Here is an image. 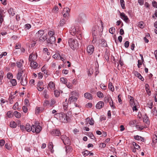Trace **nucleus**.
Masks as SVG:
<instances>
[{"instance_id": "nucleus-55", "label": "nucleus", "mask_w": 157, "mask_h": 157, "mask_svg": "<svg viewBox=\"0 0 157 157\" xmlns=\"http://www.w3.org/2000/svg\"><path fill=\"white\" fill-rule=\"evenodd\" d=\"M43 82L42 81H39L37 85V86L38 87H41L43 86Z\"/></svg>"}, {"instance_id": "nucleus-59", "label": "nucleus", "mask_w": 157, "mask_h": 157, "mask_svg": "<svg viewBox=\"0 0 157 157\" xmlns=\"http://www.w3.org/2000/svg\"><path fill=\"white\" fill-rule=\"evenodd\" d=\"M108 102H109V104L111 107H112L113 108H115V106L113 104V102L112 99V101H109Z\"/></svg>"}, {"instance_id": "nucleus-33", "label": "nucleus", "mask_w": 157, "mask_h": 157, "mask_svg": "<svg viewBox=\"0 0 157 157\" xmlns=\"http://www.w3.org/2000/svg\"><path fill=\"white\" fill-rule=\"evenodd\" d=\"M47 35H44L42 36H40L39 37V41H44L46 40H47Z\"/></svg>"}, {"instance_id": "nucleus-62", "label": "nucleus", "mask_w": 157, "mask_h": 157, "mask_svg": "<svg viewBox=\"0 0 157 157\" xmlns=\"http://www.w3.org/2000/svg\"><path fill=\"white\" fill-rule=\"evenodd\" d=\"M22 109L24 113H26L28 111V109L27 107L24 106L22 107Z\"/></svg>"}, {"instance_id": "nucleus-63", "label": "nucleus", "mask_w": 157, "mask_h": 157, "mask_svg": "<svg viewBox=\"0 0 157 157\" xmlns=\"http://www.w3.org/2000/svg\"><path fill=\"white\" fill-rule=\"evenodd\" d=\"M88 136H89L92 139H94L95 138L94 136L93 133H89L88 134Z\"/></svg>"}, {"instance_id": "nucleus-45", "label": "nucleus", "mask_w": 157, "mask_h": 157, "mask_svg": "<svg viewBox=\"0 0 157 157\" xmlns=\"http://www.w3.org/2000/svg\"><path fill=\"white\" fill-rule=\"evenodd\" d=\"M56 101L54 99H52L51 100V102L50 103V106H52L56 103Z\"/></svg>"}, {"instance_id": "nucleus-17", "label": "nucleus", "mask_w": 157, "mask_h": 157, "mask_svg": "<svg viewBox=\"0 0 157 157\" xmlns=\"http://www.w3.org/2000/svg\"><path fill=\"white\" fill-rule=\"evenodd\" d=\"M104 106V103L103 101H100L98 102L96 105V108L98 109H101Z\"/></svg>"}, {"instance_id": "nucleus-9", "label": "nucleus", "mask_w": 157, "mask_h": 157, "mask_svg": "<svg viewBox=\"0 0 157 157\" xmlns=\"http://www.w3.org/2000/svg\"><path fill=\"white\" fill-rule=\"evenodd\" d=\"M94 47L92 45H89L87 48V51L89 55H92L94 51Z\"/></svg>"}, {"instance_id": "nucleus-26", "label": "nucleus", "mask_w": 157, "mask_h": 157, "mask_svg": "<svg viewBox=\"0 0 157 157\" xmlns=\"http://www.w3.org/2000/svg\"><path fill=\"white\" fill-rule=\"evenodd\" d=\"M48 148L52 153H53L54 151L53 150V146L52 142H50L48 145Z\"/></svg>"}, {"instance_id": "nucleus-11", "label": "nucleus", "mask_w": 157, "mask_h": 157, "mask_svg": "<svg viewBox=\"0 0 157 157\" xmlns=\"http://www.w3.org/2000/svg\"><path fill=\"white\" fill-rule=\"evenodd\" d=\"M37 56L36 53H32L30 55L29 60L30 62L34 61L37 59Z\"/></svg>"}, {"instance_id": "nucleus-61", "label": "nucleus", "mask_w": 157, "mask_h": 157, "mask_svg": "<svg viewBox=\"0 0 157 157\" xmlns=\"http://www.w3.org/2000/svg\"><path fill=\"white\" fill-rule=\"evenodd\" d=\"M5 143V141L3 140H0V146L1 147L3 146Z\"/></svg>"}, {"instance_id": "nucleus-57", "label": "nucleus", "mask_w": 157, "mask_h": 157, "mask_svg": "<svg viewBox=\"0 0 157 157\" xmlns=\"http://www.w3.org/2000/svg\"><path fill=\"white\" fill-rule=\"evenodd\" d=\"M54 32L52 31H50L48 33V35L51 36H53L54 34Z\"/></svg>"}, {"instance_id": "nucleus-25", "label": "nucleus", "mask_w": 157, "mask_h": 157, "mask_svg": "<svg viewBox=\"0 0 157 157\" xmlns=\"http://www.w3.org/2000/svg\"><path fill=\"white\" fill-rule=\"evenodd\" d=\"M44 34V30H40L36 33V36L38 37H40V36H42Z\"/></svg>"}, {"instance_id": "nucleus-15", "label": "nucleus", "mask_w": 157, "mask_h": 157, "mask_svg": "<svg viewBox=\"0 0 157 157\" xmlns=\"http://www.w3.org/2000/svg\"><path fill=\"white\" fill-rule=\"evenodd\" d=\"M133 73L135 76L138 77L141 81H144V78L140 74L138 73L137 71H134Z\"/></svg>"}, {"instance_id": "nucleus-51", "label": "nucleus", "mask_w": 157, "mask_h": 157, "mask_svg": "<svg viewBox=\"0 0 157 157\" xmlns=\"http://www.w3.org/2000/svg\"><path fill=\"white\" fill-rule=\"evenodd\" d=\"M7 76L8 78L10 79L13 77V75L12 73L9 72L7 74Z\"/></svg>"}, {"instance_id": "nucleus-58", "label": "nucleus", "mask_w": 157, "mask_h": 157, "mask_svg": "<svg viewBox=\"0 0 157 157\" xmlns=\"http://www.w3.org/2000/svg\"><path fill=\"white\" fill-rule=\"evenodd\" d=\"M71 150V147L69 146H67L66 147V151L67 153H69Z\"/></svg>"}, {"instance_id": "nucleus-36", "label": "nucleus", "mask_w": 157, "mask_h": 157, "mask_svg": "<svg viewBox=\"0 0 157 157\" xmlns=\"http://www.w3.org/2000/svg\"><path fill=\"white\" fill-rule=\"evenodd\" d=\"M60 80L61 82L64 84L66 83L67 81V79L65 78H61Z\"/></svg>"}, {"instance_id": "nucleus-27", "label": "nucleus", "mask_w": 157, "mask_h": 157, "mask_svg": "<svg viewBox=\"0 0 157 157\" xmlns=\"http://www.w3.org/2000/svg\"><path fill=\"white\" fill-rule=\"evenodd\" d=\"M8 12L10 16H13L15 15V13L13 11V9L12 8L9 9Z\"/></svg>"}, {"instance_id": "nucleus-42", "label": "nucleus", "mask_w": 157, "mask_h": 157, "mask_svg": "<svg viewBox=\"0 0 157 157\" xmlns=\"http://www.w3.org/2000/svg\"><path fill=\"white\" fill-rule=\"evenodd\" d=\"M55 96L56 97H58L59 96L60 93L58 90H56L54 92Z\"/></svg>"}, {"instance_id": "nucleus-41", "label": "nucleus", "mask_w": 157, "mask_h": 157, "mask_svg": "<svg viewBox=\"0 0 157 157\" xmlns=\"http://www.w3.org/2000/svg\"><path fill=\"white\" fill-rule=\"evenodd\" d=\"M115 28L113 27L111 28L109 30V32L112 34H113L115 32Z\"/></svg>"}, {"instance_id": "nucleus-10", "label": "nucleus", "mask_w": 157, "mask_h": 157, "mask_svg": "<svg viewBox=\"0 0 157 157\" xmlns=\"http://www.w3.org/2000/svg\"><path fill=\"white\" fill-rule=\"evenodd\" d=\"M99 27L97 25H95L92 29V32L93 36H96L98 33Z\"/></svg>"}, {"instance_id": "nucleus-31", "label": "nucleus", "mask_w": 157, "mask_h": 157, "mask_svg": "<svg viewBox=\"0 0 157 157\" xmlns=\"http://www.w3.org/2000/svg\"><path fill=\"white\" fill-rule=\"evenodd\" d=\"M17 124L14 121H11L10 123V127L14 128L16 127Z\"/></svg>"}, {"instance_id": "nucleus-46", "label": "nucleus", "mask_w": 157, "mask_h": 157, "mask_svg": "<svg viewBox=\"0 0 157 157\" xmlns=\"http://www.w3.org/2000/svg\"><path fill=\"white\" fill-rule=\"evenodd\" d=\"M101 44H102V45L103 47H105L106 46L107 44L106 41H105L104 39L101 40Z\"/></svg>"}, {"instance_id": "nucleus-3", "label": "nucleus", "mask_w": 157, "mask_h": 157, "mask_svg": "<svg viewBox=\"0 0 157 157\" xmlns=\"http://www.w3.org/2000/svg\"><path fill=\"white\" fill-rule=\"evenodd\" d=\"M70 95L69 101L70 102H75L77 100L78 93L76 91H74L71 92Z\"/></svg>"}, {"instance_id": "nucleus-21", "label": "nucleus", "mask_w": 157, "mask_h": 157, "mask_svg": "<svg viewBox=\"0 0 157 157\" xmlns=\"http://www.w3.org/2000/svg\"><path fill=\"white\" fill-rule=\"evenodd\" d=\"M149 86L148 84H146L145 85V90L148 95L150 96L151 94V91L149 90Z\"/></svg>"}, {"instance_id": "nucleus-32", "label": "nucleus", "mask_w": 157, "mask_h": 157, "mask_svg": "<svg viewBox=\"0 0 157 157\" xmlns=\"http://www.w3.org/2000/svg\"><path fill=\"white\" fill-rule=\"evenodd\" d=\"M86 121H89V124L90 125H93L94 124V121L93 118H91L90 120L89 118L88 117L86 119Z\"/></svg>"}, {"instance_id": "nucleus-44", "label": "nucleus", "mask_w": 157, "mask_h": 157, "mask_svg": "<svg viewBox=\"0 0 157 157\" xmlns=\"http://www.w3.org/2000/svg\"><path fill=\"white\" fill-rule=\"evenodd\" d=\"M36 125H32L31 126V129H32V130H31V131H32V132H35V130Z\"/></svg>"}, {"instance_id": "nucleus-43", "label": "nucleus", "mask_w": 157, "mask_h": 157, "mask_svg": "<svg viewBox=\"0 0 157 157\" xmlns=\"http://www.w3.org/2000/svg\"><path fill=\"white\" fill-rule=\"evenodd\" d=\"M120 3L122 8L124 9L125 8V4L124 0H120Z\"/></svg>"}, {"instance_id": "nucleus-13", "label": "nucleus", "mask_w": 157, "mask_h": 157, "mask_svg": "<svg viewBox=\"0 0 157 157\" xmlns=\"http://www.w3.org/2000/svg\"><path fill=\"white\" fill-rule=\"evenodd\" d=\"M52 135L54 136H59L61 133L60 131L58 129H53L51 132Z\"/></svg>"}, {"instance_id": "nucleus-35", "label": "nucleus", "mask_w": 157, "mask_h": 157, "mask_svg": "<svg viewBox=\"0 0 157 157\" xmlns=\"http://www.w3.org/2000/svg\"><path fill=\"white\" fill-rule=\"evenodd\" d=\"M10 82L12 84L13 86H15L17 84V81L15 79H12L10 80Z\"/></svg>"}, {"instance_id": "nucleus-54", "label": "nucleus", "mask_w": 157, "mask_h": 157, "mask_svg": "<svg viewBox=\"0 0 157 157\" xmlns=\"http://www.w3.org/2000/svg\"><path fill=\"white\" fill-rule=\"evenodd\" d=\"M133 145L135 146V147L136 149L138 150L139 148H140V146L136 143L133 142Z\"/></svg>"}, {"instance_id": "nucleus-28", "label": "nucleus", "mask_w": 157, "mask_h": 157, "mask_svg": "<svg viewBox=\"0 0 157 157\" xmlns=\"http://www.w3.org/2000/svg\"><path fill=\"white\" fill-rule=\"evenodd\" d=\"M66 20L65 19L63 18L61 19L59 22V27L63 26L65 24H66Z\"/></svg>"}, {"instance_id": "nucleus-6", "label": "nucleus", "mask_w": 157, "mask_h": 157, "mask_svg": "<svg viewBox=\"0 0 157 157\" xmlns=\"http://www.w3.org/2000/svg\"><path fill=\"white\" fill-rule=\"evenodd\" d=\"M25 71V70L23 68L19 69L18 70V73L17 75V78L19 80H20L21 78H23L22 76L23 74V73Z\"/></svg>"}, {"instance_id": "nucleus-20", "label": "nucleus", "mask_w": 157, "mask_h": 157, "mask_svg": "<svg viewBox=\"0 0 157 157\" xmlns=\"http://www.w3.org/2000/svg\"><path fill=\"white\" fill-rule=\"evenodd\" d=\"M84 97L89 100H91L92 99V95L90 93H86L84 94Z\"/></svg>"}, {"instance_id": "nucleus-49", "label": "nucleus", "mask_w": 157, "mask_h": 157, "mask_svg": "<svg viewBox=\"0 0 157 157\" xmlns=\"http://www.w3.org/2000/svg\"><path fill=\"white\" fill-rule=\"evenodd\" d=\"M152 111H153V115L155 116H156L157 115V112L155 107H154L153 109H152Z\"/></svg>"}, {"instance_id": "nucleus-40", "label": "nucleus", "mask_w": 157, "mask_h": 157, "mask_svg": "<svg viewBox=\"0 0 157 157\" xmlns=\"http://www.w3.org/2000/svg\"><path fill=\"white\" fill-rule=\"evenodd\" d=\"M148 107L150 109H151L152 108L153 105V102L152 101H149L147 103Z\"/></svg>"}, {"instance_id": "nucleus-64", "label": "nucleus", "mask_w": 157, "mask_h": 157, "mask_svg": "<svg viewBox=\"0 0 157 157\" xmlns=\"http://www.w3.org/2000/svg\"><path fill=\"white\" fill-rule=\"evenodd\" d=\"M153 6L156 8H157V2L155 1H153L152 2Z\"/></svg>"}, {"instance_id": "nucleus-8", "label": "nucleus", "mask_w": 157, "mask_h": 157, "mask_svg": "<svg viewBox=\"0 0 157 157\" xmlns=\"http://www.w3.org/2000/svg\"><path fill=\"white\" fill-rule=\"evenodd\" d=\"M61 139L65 145L69 144L70 143V140L69 138L66 135H63L61 136Z\"/></svg>"}, {"instance_id": "nucleus-22", "label": "nucleus", "mask_w": 157, "mask_h": 157, "mask_svg": "<svg viewBox=\"0 0 157 157\" xmlns=\"http://www.w3.org/2000/svg\"><path fill=\"white\" fill-rule=\"evenodd\" d=\"M120 16L121 18L125 21H127L128 20L127 16H126L124 13H120Z\"/></svg>"}, {"instance_id": "nucleus-30", "label": "nucleus", "mask_w": 157, "mask_h": 157, "mask_svg": "<svg viewBox=\"0 0 157 157\" xmlns=\"http://www.w3.org/2000/svg\"><path fill=\"white\" fill-rule=\"evenodd\" d=\"M14 116L17 118H19L21 116V114L17 111H15L13 113Z\"/></svg>"}, {"instance_id": "nucleus-39", "label": "nucleus", "mask_w": 157, "mask_h": 157, "mask_svg": "<svg viewBox=\"0 0 157 157\" xmlns=\"http://www.w3.org/2000/svg\"><path fill=\"white\" fill-rule=\"evenodd\" d=\"M14 97H13V95H11L9 98V102L10 104H12L13 103V99L14 98Z\"/></svg>"}, {"instance_id": "nucleus-50", "label": "nucleus", "mask_w": 157, "mask_h": 157, "mask_svg": "<svg viewBox=\"0 0 157 157\" xmlns=\"http://www.w3.org/2000/svg\"><path fill=\"white\" fill-rule=\"evenodd\" d=\"M67 87L70 89H71L73 87L72 85L70 82L67 83L65 84Z\"/></svg>"}, {"instance_id": "nucleus-60", "label": "nucleus", "mask_w": 157, "mask_h": 157, "mask_svg": "<svg viewBox=\"0 0 157 157\" xmlns=\"http://www.w3.org/2000/svg\"><path fill=\"white\" fill-rule=\"evenodd\" d=\"M49 104V101H48L47 100H45L44 101L43 105L44 106H46L48 105Z\"/></svg>"}, {"instance_id": "nucleus-14", "label": "nucleus", "mask_w": 157, "mask_h": 157, "mask_svg": "<svg viewBox=\"0 0 157 157\" xmlns=\"http://www.w3.org/2000/svg\"><path fill=\"white\" fill-rule=\"evenodd\" d=\"M47 88L49 90H52L55 88V85L53 82L51 81L48 84Z\"/></svg>"}, {"instance_id": "nucleus-16", "label": "nucleus", "mask_w": 157, "mask_h": 157, "mask_svg": "<svg viewBox=\"0 0 157 157\" xmlns=\"http://www.w3.org/2000/svg\"><path fill=\"white\" fill-rule=\"evenodd\" d=\"M20 80H21V84L23 86H25L27 84V76L24 78L23 77L21 78Z\"/></svg>"}, {"instance_id": "nucleus-2", "label": "nucleus", "mask_w": 157, "mask_h": 157, "mask_svg": "<svg viewBox=\"0 0 157 157\" xmlns=\"http://www.w3.org/2000/svg\"><path fill=\"white\" fill-rule=\"evenodd\" d=\"M68 42L70 47L72 49H75L78 47V43L77 40L70 38L69 39Z\"/></svg>"}, {"instance_id": "nucleus-53", "label": "nucleus", "mask_w": 157, "mask_h": 157, "mask_svg": "<svg viewBox=\"0 0 157 157\" xmlns=\"http://www.w3.org/2000/svg\"><path fill=\"white\" fill-rule=\"evenodd\" d=\"M40 109V108L39 107H36L35 110V113L36 114H38L40 111H41Z\"/></svg>"}, {"instance_id": "nucleus-37", "label": "nucleus", "mask_w": 157, "mask_h": 157, "mask_svg": "<svg viewBox=\"0 0 157 157\" xmlns=\"http://www.w3.org/2000/svg\"><path fill=\"white\" fill-rule=\"evenodd\" d=\"M110 101H112V98L110 96L105 97L104 98V101L106 102H108Z\"/></svg>"}, {"instance_id": "nucleus-38", "label": "nucleus", "mask_w": 157, "mask_h": 157, "mask_svg": "<svg viewBox=\"0 0 157 157\" xmlns=\"http://www.w3.org/2000/svg\"><path fill=\"white\" fill-rule=\"evenodd\" d=\"M97 96L99 98H103L104 97L103 94L101 91H98L97 93Z\"/></svg>"}, {"instance_id": "nucleus-7", "label": "nucleus", "mask_w": 157, "mask_h": 157, "mask_svg": "<svg viewBox=\"0 0 157 157\" xmlns=\"http://www.w3.org/2000/svg\"><path fill=\"white\" fill-rule=\"evenodd\" d=\"M70 9L68 7L64 8L62 12V14L63 17L67 18L69 16Z\"/></svg>"}, {"instance_id": "nucleus-1", "label": "nucleus", "mask_w": 157, "mask_h": 157, "mask_svg": "<svg viewBox=\"0 0 157 157\" xmlns=\"http://www.w3.org/2000/svg\"><path fill=\"white\" fill-rule=\"evenodd\" d=\"M70 32L71 35L73 36L75 35L79 40H81L82 39V33L78 27H72L71 28Z\"/></svg>"}, {"instance_id": "nucleus-23", "label": "nucleus", "mask_w": 157, "mask_h": 157, "mask_svg": "<svg viewBox=\"0 0 157 157\" xmlns=\"http://www.w3.org/2000/svg\"><path fill=\"white\" fill-rule=\"evenodd\" d=\"M134 138L135 140H140L142 142H144V138L138 135L134 136Z\"/></svg>"}, {"instance_id": "nucleus-56", "label": "nucleus", "mask_w": 157, "mask_h": 157, "mask_svg": "<svg viewBox=\"0 0 157 157\" xmlns=\"http://www.w3.org/2000/svg\"><path fill=\"white\" fill-rule=\"evenodd\" d=\"M5 13L3 10L0 8V16H5L4 15Z\"/></svg>"}, {"instance_id": "nucleus-24", "label": "nucleus", "mask_w": 157, "mask_h": 157, "mask_svg": "<svg viewBox=\"0 0 157 157\" xmlns=\"http://www.w3.org/2000/svg\"><path fill=\"white\" fill-rule=\"evenodd\" d=\"M42 129V128L40 125H36V129L35 130V132L36 133H39Z\"/></svg>"}, {"instance_id": "nucleus-29", "label": "nucleus", "mask_w": 157, "mask_h": 157, "mask_svg": "<svg viewBox=\"0 0 157 157\" xmlns=\"http://www.w3.org/2000/svg\"><path fill=\"white\" fill-rule=\"evenodd\" d=\"M25 129L28 132H30L31 131V126L29 124H27L25 127Z\"/></svg>"}, {"instance_id": "nucleus-48", "label": "nucleus", "mask_w": 157, "mask_h": 157, "mask_svg": "<svg viewBox=\"0 0 157 157\" xmlns=\"http://www.w3.org/2000/svg\"><path fill=\"white\" fill-rule=\"evenodd\" d=\"M143 24H144L143 22L142 21H141V22H139V23L138 24V26L140 28L143 29L144 27Z\"/></svg>"}, {"instance_id": "nucleus-18", "label": "nucleus", "mask_w": 157, "mask_h": 157, "mask_svg": "<svg viewBox=\"0 0 157 157\" xmlns=\"http://www.w3.org/2000/svg\"><path fill=\"white\" fill-rule=\"evenodd\" d=\"M30 65L33 68L36 69L38 66V64L36 62L33 61L31 62Z\"/></svg>"}, {"instance_id": "nucleus-12", "label": "nucleus", "mask_w": 157, "mask_h": 157, "mask_svg": "<svg viewBox=\"0 0 157 157\" xmlns=\"http://www.w3.org/2000/svg\"><path fill=\"white\" fill-rule=\"evenodd\" d=\"M86 19L85 14L84 13H81L79 14L78 17V21L80 22L84 21Z\"/></svg>"}, {"instance_id": "nucleus-19", "label": "nucleus", "mask_w": 157, "mask_h": 157, "mask_svg": "<svg viewBox=\"0 0 157 157\" xmlns=\"http://www.w3.org/2000/svg\"><path fill=\"white\" fill-rule=\"evenodd\" d=\"M24 63L23 60H20V61L17 62L16 63L17 66L19 69L23 68H22L23 66V64Z\"/></svg>"}, {"instance_id": "nucleus-5", "label": "nucleus", "mask_w": 157, "mask_h": 157, "mask_svg": "<svg viewBox=\"0 0 157 157\" xmlns=\"http://www.w3.org/2000/svg\"><path fill=\"white\" fill-rule=\"evenodd\" d=\"M56 39L54 36H51L46 40L48 45L51 47H53V45L55 44Z\"/></svg>"}, {"instance_id": "nucleus-4", "label": "nucleus", "mask_w": 157, "mask_h": 157, "mask_svg": "<svg viewBox=\"0 0 157 157\" xmlns=\"http://www.w3.org/2000/svg\"><path fill=\"white\" fill-rule=\"evenodd\" d=\"M59 119L60 121L63 123H66L67 122V115L65 113H58Z\"/></svg>"}, {"instance_id": "nucleus-47", "label": "nucleus", "mask_w": 157, "mask_h": 157, "mask_svg": "<svg viewBox=\"0 0 157 157\" xmlns=\"http://www.w3.org/2000/svg\"><path fill=\"white\" fill-rule=\"evenodd\" d=\"M130 103L131 106H132L133 104L134 103L133 98V97L130 96Z\"/></svg>"}, {"instance_id": "nucleus-34", "label": "nucleus", "mask_w": 157, "mask_h": 157, "mask_svg": "<svg viewBox=\"0 0 157 157\" xmlns=\"http://www.w3.org/2000/svg\"><path fill=\"white\" fill-rule=\"evenodd\" d=\"M109 90L113 92L114 91V89L111 82H109Z\"/></svg>"}, {"instance_id": "nucleus-52", "label": "nucleus", "mask_w": 157, "mask_h": 157, "mask_svg": "<svg viewBox=\"0 0 157 157\" xmlns=\"http://www.w3.org/2000/svg\"><path fill=\"white\" fill-rule=\"evenodd\" d=\"M21 47V44L19 43H18L16 44L15 46V48L16 49H20Z\"/></svg>"}]
</instances>
